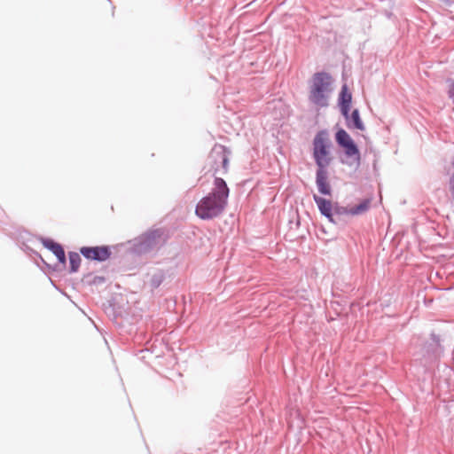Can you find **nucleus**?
I'll return each mask as SVG.
<instances>
[{"mask_svg": "<svg viewBox=\"0 0 454 454\" xmlns=\"http://www.w3.org/2000/svg\"><path fill=\"white\" fill-rule=\"evenodd\" d=\"M352 95L348 90V87L344 84L341 87L340 92L339 94V106L340 108V113L345 119H348V113L350 112Z\"/></svg>", "mask_w": 454, "mask_h": 454, "instance_id": "nucleus-9", "label": "nucleus"}, {"mask_svg": "<svg viewBox=\"0 0 454 454\" xmlns=\"http://www.w3.org/2000/svg\"><path fill=\"white\" fill-rule=\"evenodd\" d=\"M167 235L163 229H154L143 234L136 243L138 253H147L161 247L167 241Z\"/></svg>", "mask_w": 454, "mask_h": 454, "instance_id": "nucleus-6", "label": "nucleus"}, {"mask_svg": "<svg viewBox=\"0 0 454 454\" xmlns=\"http://www.w3.org/2000/svg\"><path fill=\"white\" fill-rule=\"evenodd\" d=\"M68 258H69V264H70L69 271L71 273H74V272L78 271L80 265H81V262H82L80 254L76 252H69Z\"/></svg>", "mask_w": 454, "mask_h": 454, "instance_id": "nucleus-14", "label": "nucleus"}, {"mask_svg": "<svg viewBox=\"0 0 454 454\" xmlns=\"http://www.w3.org/2000/svg\"><path fill=\"white\" fill-rule=\"evenodd\" d=\"M43 245L55 254L60 263H66L65 251L61 245L49 239H43Z\"/></svg>", "mask_w": 454, "mask_h": 454, "instance_id": "nucleus-10", "label": "nucleus"}, {"mask_svg": "<svg viewBox=\"0 0 454 454\" xmlns=\"http://www.w3.org/2000/svg\"><path fill=\"white\" fill-rule=\"evenodd\" d=\"M313 200L322 215H326L333 211V205L330 200L316 194L313 196Z\"/></svg>", "mask_w": 454, "mask_h": 454, "instance_id": "nucleus-12", "label": "nucleus"}, {"mask_svg": "<svg viewBox=\"0 0 454 454\" xmlns=\"http://www.w3.org/2000/svg\"><path fill=\"white\" fill-rule=\"evenodd\" d=\"M323 215L325 216L331 223H339L341 221V219H338L336 217V215L334 214L333 211L329 212V214Z\"/></svg>", "mask_w": 454, "mask_h": 454, "instance_id": "nucleus-17", "label": "nucleus"}, {"mask_svg": "<svg viewBox=\"0 0 454 454\" xmlns=\"http://www.w3.org/2000/svg\"><path fill=\"white\" fill-rule=\"evenodd\" d=\"M230 154L231 151L225 145L215 144L213 146L207 158L209 171L213 172V176L218 173L224 175L228 172Z\"/></svg>", "mask_w": 454, "mask_h": 454, "instance_id": "nucleus-5", "label": "nucleus"}, {"mask_svg": "<svg viewBox=\"0 0 454 454\" xmlns=\"http://www.w3.org/2000/svg\"><path fill=\"white\" fill-rule=\"evenodd\" d=\"M333 211L334 212L338 219H341L342 215H351V208L340 206L338 203L333 205Z\"/></svg>", "mask_w": 454, "mask_h": 454, "instance_id": "nucleus-16", "label": "nucleus"}, {"mask_svg": "<svg viewBox=\"0 0 454 454\" xmlns=\"http://www.w3.org/2000/svg\"><path fill=\"white\" fill-rule=\"evenodd\" d=\"M332 76L326 72H317L313 74L309 91V101L317 107L328 106L331 93Z\"/></svg>", "mask_w": 454, "mask_h": 454, "instance_id": "nucleus-2", "label": "nucleus"}, {"mask_svg": "<svg viewBox=\"0 0 454 454\" xmlns=\"http://www.w3.org/2000/svg\"><path fill=\"white\" fill-rule=\"evenodd\" d=\"M451 165H452V167L454 168V156H453V159H452V161H451Z\"/></svg>", "mask_w": 454, "mask_h": 454, "instance_id": "nucleus-20", "label": "nucleus"}, {"mask_svg": "<svg viewBox=\"0 0 454 454\" xmlns=\"http://www.w3.org/2000/svg\"><path fill=\"white\" fill-rule=\"evenodd\" d=\"M229 193L226 182L222 177H215L212 192L198 202L196 215L202 220H211L221 215L228 204Z\"/></svg>", "mask_w": 454, "mask_h": 454, "instance_id": "nucleus-1", "label": "nucleus"}, {"mask_svg": "<svg viewBox=\"0 0 454 454\" xmlns=\"http://www.w3.org/2000/svg\"><path fill=\"white\" fill-rule=\"evenodd\" d=\"M316 184L318 192L323 195H331L332 188L328 182L327 168H317Z\"/></svg>", "mask_w": 454, "mask_h": 454, "instance_id": "nucleus-8", "label": "nucleus"}, {"mask_svg": "<svg viewBox=\"0 0 454 454\" xmlns=\"http://www.w3.org/2000/svg\"><path fill=\"white\" fill-rule=\"evenodd\" d=\"M330 141L325 130L318 131L313 139V158L317 168H328L331 164Z\"/></svg>", "mask_w": 454, "mask_h": 454, "instance_id": "nucleus-3", "label": "nucleus"}, {"mask_svg": "<svg viewBox=\"0 0 454 454\" xmlns=\"http://www.w3.org/2000/svg\"><path fill=\"white\" fill-rule=\"evenodd\" d=\"M371 205V200L366 199L364 200L358 205L351 207V215H362L369 210Z\"/></svg>", "mask_w": 454, "mask_h": 454, "instance_id": "nucleus-15", "label": "nucleus"}, {"mask_svg": "<svg viewBox=\"0 0 454 454\" xmlns=\"http://www.w3.org/2000/svg\"><path fill=\"white\" fill-rule=\"evenodd\" d=\"M346 121L348 129H356L362 131L365 129V126L360 118L358 109H354L351 114H348V119H346Z\"/></svg>", "mask_w": 454, "mask_h": 454, "instance_id": "nucleus-11", "label": "nucleus"}, {"mask_svg": "<svg viewBox=\"0 0 454 454\" xmlns=\"http://www.w3.org/2000/svg\"><path fill=\"white\" fill-rule=\"evenodd\" d=\"M80 253L89 260L105 262L111 256V250L107 246L82 247Z\"/></svg>", "mask_w": 454, "mask_h": 454, "instance_id": "nucleus-7", "label": "nucleus"}, {"mask_svg": "<svg viewBox=\"0 0 454 454\" xmlns=\"http://www.w3.org/2000/svg\"><path fill=\"white\" fill-rule=\"evenodd\" d=\"M166 275L164 270H157L155 272H153L151 276L149 286L153 291L154 289H157L162 282L165 280Z\"/></svg>", "mask_w": 454, "mask_h": 454, "instance_id": "nucleus-13", "label": "nucleus"}, {"mask_svg": "<svg viewBox=\"0 0 454 454\" xmlns=\"http://www.w3.org/2000/svg\"><path fill=\"white\" fill-rule=\"evenodd\" d=\"M105 281H106L105 277H102V276H94V277H93V279L90 281V284H94V285H101V284L105 283Z\"/></svg>", "mask_w": 454, "mask_h": 454, "instance_id": "nucleus-18", "label": "nucleus"}, {"mask_svg": "<svg viewBox=\"0 0 454 454\" xmlns=\"http://www.w3.org/2000/svg\"><path fill=\"white\" fill-rule=\"evenodd\" d=\"M335 140L337 145L343 148L348 158L346 161L342 160V163L348 166H353L354 164L359 166L361 160L360 151L348 133L345 129H340L335 134Z\"/></svg>", "mask_w": 454, "mask_h": 454, "instance_id": "nucleus-4", "label": "nucleus"}, {"mask_svg": "<svg viewBox=\"0 0 454 454\" xmlns=\"http://www.w3.org/2000/svg\"><path fill=\"white\" fill-rule=\"evenodd\" d=\"M448 94H449V98H451L454 103V81L451 82V84L450 86Z\"/></svg>", "mask_w": 454, "mask_h": 454, "instance_id": "nucleus-19", "label": "nucleus"}]
</instances>
